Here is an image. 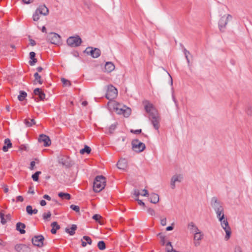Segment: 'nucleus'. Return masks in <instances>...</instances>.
<instances>
[{
	"label": "nucleus",
	"mask_w": 252,
	"mask_h": 252,
	"mask_svg": "<svg viewBox=\"0 0 252 252\" xmlns=\"http://www.w3.org/2000/svg\"><path fill=\"white\" fill-rule=\"evenodd\" d=\"M61 81L64 86H70L71 83L70 82L64 78H62L61 79Z\"/></svg>",
	"instance_id": "a19ab883"
},
{
	"label": "nucleus",
	"mask_w": 252,
	"mask_h": 252,
	"mask_svg": "<svg viewBox=\"0 0 252 252\" xmlns=\"http://www.w3.org/2000/svg\"><path fill=\"white\" fill-rule=\"evenodd\" d=\"M81 242L82 247H84L86 246L87 244L89 245L91 244L92 243V240L90 237L88 236H84L81 239Z\"/></svg>",
	"instance_id": "412c9836"
},
{
	"label": "nucleus",
	"mask_w": 252,
	"mask_h": 252,
	"mask_svg": "<svg viewBox=\"0 0 252 252\" xmlns=\"http://www.w3.org/2000/svg\"><path fill=\"white\" fill-rule=\"evenodd\" d=\"M145 103L144 108L146 112L149 114V117L155 116V115L158 114V112L153 104L150 103L148 101H145Z\"/></svg>",
	"instance_id": "6e6552de"
},
{
	"label": "nucleus",
	"mask_w": 252,
	"mask_h": 252,
	"mask_svg": "<svg viewBox=\"0 0 252 252\" xmlns=\"http://www.w3.org/2000/svg\"><path fill=\"white\" fill-rule=\"evenodd\" d=\"M51 226L52 228L51 230V232L52 234H55L57 232V230L60 228V225L58 224L57 221H54L51 223Z\"/></svg>",
	"instance_id": "a878e982"
},
{
	"label": "nucleus",
	"mask_w": 252,
	"mask_h": 252,
	"mask_svg": "<svg viewBox=\"0 0 252 252\" xmlns=\"http://www.w3.org/2000/svg\"><path fill=\"white\" fill-rule=\"evenodd\" d=\"M38 141L40 143H43L44 147H49L51 144V141L50 137L44 134L39 135Z\"/></svg>",
	"instance_id": "9d476101"
},
{
	"label": "nucleus",
	"mask_w": 252,
	"mask_h": 252,
	"mask_svg": "<svg viewBox=\"0 0 252 252\" xmlns=\"http://www.w3.org/2000/svg\"><path fill=\"white\" fill-rule=\"evenodd\" d=\"M36 10L39 11L38 12L40 14L44 16H46L49 13L48 8L45 6V5H40Z\"/></svg>",
	"instance_id": "f3484780"
},
{
	"label": "nucleus",
	"mask_w": 252,
	"mask_h": 252,
	"mask_svg": "<svg viewBox=\"0 0 252 252\" xmlns=\"http://www.w3.org/2000/svg\"><path fill=\"white\" fill-rule=\"evenodd\" d=\"M188 228L189 229L190 232L193 233H195L199 231L198 227L193 222H190L188 224Z\"/></svg>",
	"instance_id": "5701e85b"
},
{
	"label": "nucleus",
	"mask_w": 252,
	"mask_h": 252,
	"mask_svg": "<svg viewBox=\"0 0 252 252\" xmlns=\"http://www.w3.org/2000/svg\"><path fill=\"white\" fill-rule=\"evenodd\" d=\"M99 250L101 251L104 250L106 249V244L104 241H99L97 244Z\"/></svg>",
	"instance_id": "e433bc0d"
},
{
	"label": "nucleus",
	"mask_w": 252,
	"mask_h": 252,
	"mask_svg": "<svg viewBox=\"0 0 252 252\" xmlns=\"http://www.w3.org/2000/svg\"><path fill=\"white\" fill-rule=\"evenodd\" d=\"M47 40L52 44H58L60 42L61 36L55 32H50L47 35Z\"/></svg>",
	"instance_id": "39448f33"
},
{
	"label": "nucleus",
	"mask_w": 252,
	"mask_h": 252,
	"mask_svg": "<svg viewBox=\"0 0 252 252\" xmlns=\"http://www.w3.org/2000/svg\"><path fill=\"white\" fill-rule=\"evenodd\" d=\"M203 236V234L199 230V231L194 233V240H197V241L200 240L202 239Z\"/></svg>",
	"instance_id": "c9c22d12"
},
{
	"label": "nucleus",
	"mask_w": 252,
	"mask_h": 252,
	"mask_svg": "<svg viewBox=\"0 0 252 252\" xmlns=\"http://www.w3.org/2000/svg\"><path fill=\"white\" fill-rule=\"evenodd\" d=\"M183 178L181 175H175L171 179V188L174 189L175 188V183L181 182Z\"/></svg>",
	"instance_id": "4468645a"
},
{
	"label": "nucleus",
	"mask_w": 252,
	"mask_h": 252,
	"mask_svg": "<svg viewBox=\"0 0 252 252\" xmlns=\"http://www.w3.org/2000/svg\"><path fill=\"white\" fill-rule=\"evenodd\" d=\"M14 248L17 252H27V247L24 245L17 244L15 246Z\"/></svg>",
	"instance_id": "4be33fe9"
},
{
	"label": "nucleus",
	"mask_w": 252,
	"mask_h": 252,
	"mask_svg": "<svg viewBox=\"0 0 252 252\" xmlns=\"http://www.w3.org/2000/svg\"><path fill=\"white\" fill-rule=\"evenodd\" d=\"M149 118L151 120V123L152 124L155 129L158 131L159 127V124L160 119L158 116V114L155 115V116L149 117Z\"/></svg>",
	"instance_id": "f8f14e48"
},
{
	"label": "nucleus",
	"mask_w": 252,
	"mask_h": 252,
	"mask_svg": "<svg viewBox=\"0 0 252 252\" xmlns=\"http://www.w3.org/2000/svg\"><path fill=\"white\" fill-rule=\"evenodd\" d=\"M95 223H98L101 225L104 224V220L103 218L99 214H95Z\"/></svg>",
	"instance_id": "2f4dec72"
},
{
	"label": "nucleus",
	"mask_w": 252,
	"mask_h": 252,
	"mask_svg": "<svg viewBox=\"0 0 252 252\" xmlns=\"http://www.w3.org/2000/svg\"><path fill=\"white\" fill-rule=\"evenodd\" d=\"M166 252H179L175 250H174L173 248L169 249V248H166Z\"/></svg>",
	"instance_id": "bf43d9fd"
},
{
	"label": "nucleus",
	"mask_w": 252,
	"mask_h": 252,
	"mask_svg": "<svg viewBox=\"0 0 252 252\" xmlns=\"http://www.w3.org/2000/svg\"><path fill=\"white\" fill-rule=\"evenodd\" d=\"M44 241V237L42 235L34 236L32 239V242L33 245L39 248H41L43 246V242Z\"/></svg>",
	"instance_id": "0eeeda50"
},
{
	"label": "nucleus",
	"mask_w": 252,
	"mask_h": 252,
	"mask_svg": "<svg viewBox=\"0 0 252 252\" xmlns=\"http://www.w3.org/2000/svg\"><path fill=\"white\" fill-rule=\"evenodd\" d=\"M157 236L159 237L161 240V244L162 246H164L165 244V236H163L161 233H159L158 234Z\"/></svg>",
	"instance_id": "79ce46f5"
},
{
	"label": "nucleus",
	"mask_w": 252,
	"mask_h": 252,
	"mask_svg": "<svg viewBox=\"0 0 252 252\" xmlns=\"http://www.w3.org/2000/svg\"><path fill=\"white\" fill-rule=\"evenodd\" d=\"M246 112L248 115H251L252 113L251 108L248 107L246 111Z\"/></svg>",
	"instance_id": "338daca9"
},
{
	"label": "nucleus",
	"mask_w": 252,
	"mask_h": 252,
	"mask_svg": "<svg viewBox=\"0 0 252 252\" xmlns=\"http://www.w3.org/2000/svg\"><path fill=\"white\" fill-rule=\"evenodd\" d=\"M106 185V179L102 175H95V192H99L103 190Z\"/></svg>",
	"instance_id": "f257e3e1"
},
{
	"label": "nucleus",
	"mask_w": 252,
	"mask_h": 252,
	"mask_svg": "<svg viewBox=\"0 0 252 252\" xmlns=\"http://www.w3.org/2000/svg\"><path fill=\"white\" fill-rule=\"evenodd\" d=\"M24 123L27 127H31L35 124V122L34 119H26L24 121Z\"/></svg>",
	"instance_id": "7c9ffc66"
},
{
	"label": "nucleus",
	"mask_w": 252,
	"mask_h": 252,
	"mask_svg": "<svg viewBox=\"0 0 252 252\" xmlns=\"http://www.w3.org/2000/svg\"><path fill=\"white\" fill-rule=\"evenodd\" d=\"M143 193L141 195L143 196H146L149 194L148 190L146 189H144L143 190Z\"/></svg>",
	"instance_id": "e2e57ef3"
},
{
	"label": "nucleus",
	"mask_w": 252,
	"mask_h": 252,
	"mask_svg": "<svg viewBox=\"0 0 252 252\" xmlns=\"http://www.w3.org/2000/svg\"><path fill=\"white\" fill-rule=\"evenodd\" d=\"M23 200H24V199L22 196L19 195V196H17V197H16V201L17 202H18V201L23 202Z\"/></svg>",
	"instance_id": "13d9d810"
},
{
	"label": "nucleus",
	"mask_w": 252,
	"mask_h": 252,
	"mask_svg": "<svg viewBox=\"0 0 252 252\" xmlns=\"http://www.w3.org/2000/svg\"><path fill=\"white\" fill-rule=\"evenodd\" d=\"M117 89L112 85L108 86L105 97L109 100V101H115L114 99L117 97Z\"/></svg>",
	"instance_id": "f03ea898"
},
{
	"label": "nucleus",
	"mask_w": 252,
	"mask_h": 252,
	"mask_svg": "<svg viewBox=\"0 0 252 252\" xmlns=\"http://www.w3.org/2000/svg\"><path fill=\"white\" fill-rule=\"evenodd\" d=\"M38 12H39L38 11L36 10L35 12L33 14L32 19H33V20L34 21H37L39 19L40 13Z\"/></svg>",
	"instance_id": "ea45409f"
},
{
	"label": "nucleus",
	"mask_w": 252,
	"mask_h": 252,
	"mask_svg": "<svg viewBox=\"0 0 252 252\" xmlns=\"http://www.w3.org/2000/svg\"><path fill=\"white\" fill-rule=\"evenodd\" d=\"M51 216V213L49 211L47 213H44L43 214V218L44 220H46L48 218H50Z\"/></svg>",
	"instance_id": "de8ad7c7"
},
{
	"label": "nucleus",
	"mask_w": 252,
	"mask_h": 252,
	"mask_svg": "<svg viewBox=\"0 0 252 252\" xmlns=\"http://www.w3.org/2000/svg\"><path fill=\"white\" fill-rule=\"evenodd\" d=\"M35 164V163L34 161H32L31 162L30 167H29L30 170H32L34 169Z\"/></svg>",
	"instance_id": "6e6d98bb"
},
{
	"label": "nucleus",
	"mask_w": 252,
	"mask_h": 252,
	"mask_svg": "<svg viewBox=\"0 0 252 252\" xmlns=\"http://www.w3.org/2000/svg\"><path fill=\"white\" fill-rule=\"evenodd\" d=\"M130 113L131 109L127 107L126 109H125L123 115L125 117H127L130 115Z\"/></svg>",
	"instance_id": "37998d69"
},
{
	"label": "nucleus",
	"mask_w": 252,
	"mask_h": 252,
	"mask_svg": "<svg viewBox=\"0 0 252 252\" xmlns=\"http://www.w3.org/2000/svg\"><path fill=\"white\" fill-rule=\"evenodd\" d=\"M216 213H218L220 212H223L224 209L223 207L222 206H220V207L216 208L215 210H214Z\"/></svg>",
	"instance_id": "864d4df0"
},
{
	"label": "nucleus",
	"mask_w": 252,
	"mask_h": 252,
	"mask_svg": "<svg viewBox=\"0 0 252 252\" xmlns=\"http://www.w3.org/2000/svg\"><path fill=\"white\" fill-rule=\"evenodd\" d=\"M150 202L153 204H157L159 201V196L158 194L152 193L149 198Z\"/></svg>",
	"instance_id": "6ab92c4d"
},
{
	"label": "nucleus",
	"mask_w": 252,
	"mask_h": 252,
	"mask_svg": "<svg viewBox=\"0 0 252 252\" xmlns=\"http://www.w3.org/2000/svg\"><path fill=\"white\" fill-rule=\"evenodd\" d=\"M107 105L109 107H113V108L116 110L118 114H123L124 113L125 109L120 108V104L116 101H108Z\"/></svg>",
	"instance_id": "9b49d317"
},
{
	"label": "nucleus",
	"mask_w": 252,
	"mask_h": 252,
	"mask_svg": "<svg viewBox=\"0 0 252 252\" xmlns=\"http://www.w3.org/2000/svg\"><path fill=\"white\" fill-rule=\"evenodd\" d=\"M77 226L75 224H72L70 228H66L65 232L69 234L70 235H73L75 233V230L77 229Z\"/></svg>",
	"instance_id": "393cba45"
},
{
	"label": "nucleus",
	"mask_w": 252,
	"mask_h": 252,
	"mask_svg": "<svg viewBox=\"0 0 252 252\" xmlns=\"http://www.w3.org/2000/svg\"><path fill=\"white\" fill-rule=\"evenodd\" d=\"M131 145L132 149L137 153H140L146 148L145 144L137 139H133L132 141Z\"/></svg>",
	"instance_id": "7ed1b4c3"
},
{
	"label": "nucleus",
	"mask_w": 252,
	"mask_h": 252,
	"mask_svg": "<svg viewBox=\"0 0 252 252\" xmlns=\"http://www.w3.org/2000/svg\"><path fill=\"white\" fill-rule=\"evenodd\" d=\"M210 203L214 210L222 205V202L219 200L216 196H214L211 198Z\"/></svg>",
	"instance_id": "2eb2a0df"
},
{
	"label": "nucleus",
	"mask_w": 252,
	"mask_h": 252,
	"mask_svg": "<svg viewBox=\"0 0 252 252\" xmlns=\"http://www.w3.org/2000/svg\"><path fill=\"white\" fill-rule=\"evenodd\" d=\"M174 229V227L173 226V224H172L170 226H167L166 228V231H171V230H172L173 229Z\"/></svg>",
	"instance_id": "0e129e2a"
},
{
	"label": "nucleus",
	"mask_w": 252,
	"mask_h": 252,
	"mask_svg": "<svg viewBox=\"0 0 252 252\" xmlns=\"http://www.w3.org/2000/svg\"><path fill=\"white\" fill-rule=\"evenodd\" d=\"M117 167L122 170H124L126 167V162L125 159L120 160L117 163Z\"/></svg>",
	"instance_id": "b1692460"
},
{
	"label": "nucleus",
	"mask_w": 252,
	"mask_h": 252,
	"mask_svg": "<svg viewBox=\"0 0 252 252\" xmlns=\"http://www.w3.org/2000/svg\"><path fill=\"white\" fill-rule=\"evenodd\" d=\"M232 16L230 14H227L226 17L224 16L220 18L219 21V28L221 32L224 31L223 29L225 28L229 19H232Z\"/></svg>",
	"instance_id": "1a4fd4ad"
},
{
	"label": "nucleus",
	"mask_w": 252,
	"mask_h": 252,
	"mask_svg": "<svg viewBox=\"0 0 252 252\" xmlns=\"http://www.w3.org/2000/svg\"><path fill=\"white\" fill-rule=\"evenodd\" d=\"M133 194L135 196V198H138V196L140 195V192L138 189H134Z\"/></svg>",
	"instance_id": "5fc2aeb1"
},
{
	"label": "nucleus",
	"mask_w": 252,
	"mask_h": 252,
	"mask_svg": "<svg viewBox=\"0 0 252 252\" xmlns=\"http://www.w3.org/2000/svg\"><path fill=\"white\" fill-rule=\"evenodd\" d=\"M35 53L34 52H31L30 53V57L32 61H30L29 63L31 65H34L37 62V59L35 58Z\"/></svg>",
	"instance_id": "c85d7f7f"
},
{
	"label": "nucleus",
	"mask_w": 252,
	"mask_h": 252,
	"mask_svg": "<svg viewBox=\"0 0 252 252\" xmlns=\"http://www.w3.org/2000/svg\"><path fill=\"white\" fill-rule=\"evenodd\" d=\"M160 224L162 226L166 225V218H163L162 219H161V220H160Z\"/></svg>",
	"instance_id": "4d7b16f0"
},
{
	"label": "nucleus",
	"mask_w": 252,
	"mask_h": 252,
	"mask_svg": "<svg viewBox=\"0 0 252 252\" xmlns=\"http://www.w3.org/2000/svg\"><path fill=\"white\" fill-rule=\"evenodd\" d=\"M220 223L221 227L224 230L226 233L225 239V240H228L230 238L231 234V228L229 225L227 219H224L220 222Z\"/></svg>",
	"instance_id": "423d86ee"
},
{
	"label": "nucleus",
	"mask_w": 252,
	"mask_h": 252,
	"mask_svg": "<svg viewBox=\"0 0 252 252\" xmlns=\"http://www.w3.org/2000/svg\"><path fill=\"white\" fill-rule=\"evenodd\" d=\"M30 44L32 46L36 45V42L33 39H30Z\"/></svg>",
	"instance_id": "774afa93"
},
{
	"label": "nucleus",
	"mask_w": 252,
	"mask_h": 252,
	"mask_svg": "<svg viewBox=\"0 0 252 252\" xmlns=\"http://www.w3.org/2000/svg\"><path fill=\"white\" fill-rule=\"evenodd\" d=\"M70 208L77 213L80 212V207L79 206L72 204L70 206Z\"/></svg>",
	"instance_id": "c03bdc74"
},
{
	"label": "nucleus",
	"mask_w": 252,
	"mask_h": 252,
	"mask_svg": "<svg viewBox=\"0 0 252 252\" xmlns=\"http://www.w3.org/2000/svg\"><path fill=\"white\" fill-rule=\"evenodd\" d=\"M118 125L117 123H115L113 124H112L108 128V132H107L109 134H112L114 133L115 130L116 129L117 126Z\"/></svg>",
	"instance_id": "4c0bfd02"
},
{
	"label": "nucleus",
	"mask_w": 252,
	"mask_h": 252,
	"mask_svg": "<svg viewBox=\"0 0 252 252\" xmlns=\"http://www.w3.org/2000/svg\"><path fill=\"white\" fill-rule=\"evenodd\" d=\"M184 54L185 55V57H186V58L187 59V62L188 63V64H189V60L188 58V55L190 54L189 52V51H188L186 49H184Z\"/></svg>",
	"instance_id": "49530a36"
},
{
	"label": "nucleus",
	"mask_w": 252,
	"mask_h": 252,
	"mask_svg": "<svg viewBox=\"0 0 252 252\" xmlns=\"http://www.w3.org/2000/svg\"><path fill=\"white\" fill-rule=\"evenodd\" d=\"M91 148L87 145H85L84 146V148H83L80 150V153L81 155H84L85 153L89 154L91 153Z\"/></svg>",
	"instance_id": "473e14b6"
},
{
	"label": "nucleus",
	"mask_w": 252,
	"mask_h": 252,
	"mask_svg": "<svg viewBox=\"0 0 252 252\" xmlns=\"http://www.w3.org/2000/svg\"><path fill=\"white\" fill-rule=\"evenodd\" d=\"M115 65L112 62H108L105 64L104 67L103 69L104 72L107 73H110L113 71L115 69Z\"/></svg>",
	"instance_id": "dca6fc26"
},
{
	"label": "nucleus",
	"mask_w": 252,
	"mask_h": 252,
	"mask_svg": "<svg viewBox=\"0 0 252 252\" xmlns=\"http://www.w3.org/2000/svg\"><path fill=\"white\" fill-rule=\"evenodd\" d=\"M43 197V198H44L45 199H46L47 200H50L51 199V197L47 194L44 195Z\"/></svg>",
	"instance_id": "69168bd1"
},
{
	"label": "nucleus",
	"mask_w": 252,
	"mask_h": 252,
	"mask_svg": "<svg viewBox=\"0 0 252 252\" xmlns=\"http://www.w3.org/2000/svg\"><path fill=\"white\" fill-rule=\"evenodd\" d=\"M26 228V225L22 222H18L16 223V230L18 231L20 234H25L26 231L25 228Z\"/></svg>",
	"instance_id": "a211bd4d"
},
{
	"label": "nucleus",
	"mask_w": 252,
	"mask_h": 252,
	"mask_svg": "<svg viewBox=\"0 0 252 252\" xmlns=\"http://www.w3.org/2000/svg\"><path fill=\"white\" fill-rule=\"evenodd\" d=\"M41 174V171H36L32 175V178L34 181L37 182L39 180V175Z\"/></svg>",
	"instance_id": "58836bf2"
},
{
	"label": "nucleus",
	"mask_w": 252,
	"mask_h": 252,
	"mask_svg": "<svg viewBox=\"0 0 252 252\" xmlns=\"http://www.w3.org/2000/svg\"><path fill=\"white\" fill-rule=\"evenodd\" d=\"M147 212L152 216L155 215V212L154 210L152 208H148L147 209Z\"/></svg>",
	"instance_id": "8fccbe9b"
},
{
	"label": "nucleus",
	"mask_w": 252,
	"mask_h": 252,
	"mask_svg": "<svg viewBox=\"0 0 252 252\" xmlns=\"http://www.w3.org/2000/svg\"><path fill=\"white\" fill-rule=\"evenodd\" d=\"M82 41L79 35L75 36H70L66 40L67 44L71 47L79 46Z\"/></svg>",
	"instance_id": "20e7f679"
},
{
	"label": "nucleus",
	"mask_w": 252,
	"mask_h": 252,
	"mask_svg": "<svg viewBox=\"0 0 252 252\" xmlns=\"http://www.w3.org/2000/svg\"><path fill=\"white\" fill-rule=\"evenodd\" d=\"M142 130L141 129L133 130L130 129V132L132 133H134L135 134H138L141 133Z\"/></svg>",
	"instance_id": "09e8293b"
},
{
	"label": "nucleus",
	"mask_w": 252,
	"mask_h": 252,
	"mask_svg": "<svg viewBox=\"0 0 252 252\" xmlns=\"http://www.w3.org/2000/svg\"><path fill=\"white\" fill-rule=\"evenodd\" d=\"M219 221L221 222L225 219L224 214H222L220 217H217Z\"/></svg>",
	"instance_id": "680f3d73"
},
{
	"label": "nucleus",
	"mask_w": 252,
	"mask_h": 252,
	"mask_svg": "<svg viewBox=\"0 0 252 252\" xmlns=\"http://www.w3.org/2000/svg\"><path fill=\"white\" fill-rule=\"evenodd\" d=\"M101 55V51L100 50L97 48H95V58H98Z\"/></svg>",
	"instance_id": "3c124183"
},
{
	"label": "nucleus",
	"mask_w": 252,
	"mask_h": 252,
	"mask_svg": "<svg viewBox=\"0 0 252 252\" xmlns=\"http://www.w3.org/2000/svg\"><path fill=\"white\" fill-rule=\"evenodd\" d=\"M4 145L3 146L2 149L3 152H6L9 148L12 147V143L9 138H6L4 140Z\"/></svg>",
	"instance_id": "aec40b11"
},
{
	"label": "nucleus",
	"mask_w": 252,
	"mask_h": 252,
	"mask_svg": "<svg viewBox=\"0 0 252 252\" xmlns=\"http://www.w3.org/2000/svg\"><path fill=\"white\" fill-rule=\"evenodd\" d=\"M33 94L38 96V98L35 99V100L37 102L39 100H44L45 98V94L40 88H35L33 91Z\"/></svg>",
	"instance_id": "ddd939ff"
},
{
	"label": "nucleus",
	"mask_w": 252,
	"mask_h": 252,
	"mask_svg": "<svg viewBox=\"0 0 252 252\" xmlns=\"http://www.w3.org/2000/svg\"><path fill=\"white\" fill-rule=\"evenodd\" d=\"M88 55H91L93 58H94V48L92 47H87L84 51Z\"/></svg>",
	"instance_id": "bb28decb"
},
{
	"label": "nucleus",
	"mask_w": 252,
	"mask_h": 252,
	"mask_svg": "<svg viewBox=\"0 0 252 252\" xmlns=\"http://www.w3.org/2000/svg\"><path fill=\"white\" fill-rule=\"evenodd\" d=\"M0 220H1V221H0L1 223L2 224H5L7 221H6L7 220L4 218V215L2 212H0Z\"/></svg>",
	"instance_id": "a18cd8bd"
},
{
	"label": "nucleus",
	"mask_w": 252,
	"mask_h": 252,
	"mask_svg": "<svg viewBox=\"0 0 252 252\" xmlns=\"http://www.w3.org/2000/svg\"><path fill=\"white\" fill-rule=\"evenodd\" d=\"M28 193H32V194H34V189H33V187H30L29 190H28Z\"/></svg>",
	"instance_id": "052dcab7"
},
{
	"label": "nucleus",
	"mask_w": 252,
	"mask_h": 252,
	"mask_svg": "<svg viewBox=\"0 0 252 252\" xmlns=\"http://www.w3.org/2000/svg\"><path fill=\"white\" fill-rule=\"evenodd\" d=\"M26 211L28 214L32 215V214H36L38 210L36 209H32V207L31 205H28L26 207Z\"/></svg>",
	"instance_id": "c756f323"
},
{
	"label": "nucleus",
	"mask_w": 252,
	"mask_h": 252,
	"mask_svg": "<svg viewBox=\"0 0 252 252\" xmlns=\"http://www.w3.org/2000/svg\"><path fill=\"white\" fill-rule=\"evenodd\" d=\"M27 96V94L24 91H20L19 92V95L18 96V98L19 101L24 100L26 96Z\"/></svg>",
	"instance_id": "72a5a7b5"
},
{
	"label": "nucleus",
	"mask_w": 252,
	"mask_h": 252,
	"mask_svg": "<svg viewBox=\"0 0 252 252\" xmlns=\"http://www.w3.org/2000/svg\"><path fill=\"white\" fill-rule=\"evenodd\" d=\"M34 84H36L37 83L39 84H42L43 83V81L41 79V76L38 74V72H35L34 75Z\"/></svg>",
	"instance_id": "cd10ccee"
},
{
	"label": "nucleus",
	"mask_w": 252,
	"mask_h": 252,
	"mask_svg": "<svg viewBox=\"0 0 252 252\" xmlns=\"http://www.w3.org/2000/svg\"><path fill=\"white\" fill-rule=\"evenodd\" d=\"M135 199L138 201V203L139 205L143 207L145 206V203L143 202L142 200L139 199L138 198H135Z\"/></svg>",
	"instance_id": "603ef678"
},
{
	"label": "nucleus",
	"mask_w": 252,
	"mask_h": 252,
	"mask_svg": "<svg viewBox=\"0 0 252 252\" xmlns=\"http://www.w3.org/2000/svg\"><path fill=\"white\" fill-rule=\"evenodd\" d=\"M58 196L62 198H65L66 200H69L71 198V195L68 193L61 192L58 193Z\"/></svg>",
	"instance_id": "f704fd0d"
}]
</instances>
